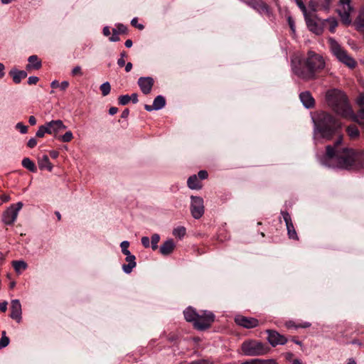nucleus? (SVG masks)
<instances>
[{"instance_id": "obj_1", "label": "nucleus", "mask_w": 364, "mask_h": 364, "mask_svg": "<svg viewBox=\"0 0 364 364\" xmlns=\"http://www.w3.org/2000/svg\"><path fill=\"white\" fill-rule=\"evenodd\" d=\"M343 141V136L339 135L334 146H326V155L329 159L336 158L338 166L345 169H358L364 168V150L343 148L338 146Z\"/></svg>"}, {"instance_id": "obj_2", "label": "nucleus", "mask_w": 364, "mask_h": 364, "mask_svg": "<svg viewBox=\"0 0 364 364\" xmlns=\"http://www.w3.org/2000/svg\"><path fill=\"white\" fill-rule=\"evenodd\" d=\"M291 63L295 75L304 80L316 79L317 74L326 66L323 56L311 50H309L306 56L302 58L293 59Z\"/></svg>"}, {"instance_id": "obj_3", "label": "nucleus", "mask_w": 364, "mask_h": 364, "mask_svg": "<svg viewBox=\"0 0 364 364\" xmlns=\"http://www.w3.org/2000/svg\"><path fill=\"white\" fill-rule=\"evenodd\" d=\"M314 123L316 131L322 138L327 140L331 139L341 128V122L326 112L318 113Z\"/></svg>"}, {"instance_id": "obj_4", "label": "nucleus", "mask_w": 364, "mask_h": 364, "mask_svg": "<svg viewBox=\"0 0 364 364\" xmlns=\"http://www.w3.org/2000/svg\"><path fill=\"white\" fill-rule=\"evenodd\" d=\"M326 101L328 106L337 114L347 118L353 114L352 108L346 94L341 90L332 89L326 92Z\"/></svg>"}, {"instance_id": "obj_5", "label": "nucleus", "mask_w": 364, "mask_h": 364, "mask_svg": "<svg viewBox=\"0 0 364 364\" xmlns=\"http://www.w3.org/2000/svg\"><path fill=\"white\" fill-rule=\"evenodd\" d=\"M328 43L331 53L340 63H342L350 68H354L356 66V61L334 38H329Z\"/></svg>"}, {"instance_id": "obj_6", "label": "nucleus", "mask_w": 364, "mask_h": 364, "mask_svg": "<svg viewBox=\"0 0 364 364\" xmlns=\"http://www.w3.org/2000/svg\"><path fill=\"white\" fill-rule=\"evenodd\" d=\"M241 352L247 356H257L264 355L268 352V347L256 340L245 341L240 347Z\"/></svg>"}, {"instance_id": "obj_7", "label": "nucleus", "mask_w": 364, "mask_h": 364, "mask_svg": "<svg viewBox=\"0 0 364 364\" xmlns=\"http://www.w3.org/2000/svg\"><path fill=\"white\" fill-rule=\"evenodd\" d=\"M215 321V315L210 311H202L198 313L194 328L197 330L204 331L209 328Z\"/></svg>"}, {"instance_id": "obj_8", "label": "nucleus", "mask_w": 364, "mask_h": 364, "mask_svg": "<svg viewBox=\"0 0 364 364\" xmlns=\"http://www.w3.org/2000/svg\"><path fill=\"white\" fill-rule=\"evenodd\" d=\"M23 203L18 202L11 205L2 214V222L6 225H11L16 221L19 210L22 208Z\"/></svg>"}, {"instance_id": "obj_9", "label": "nucleus", "mask_w": 364, "mask_h": 364, "mask_svg": "<svg viewBox=\"0 0 364 364\" xmlns=\"http://www.w3.org/2000/svg\"><path fill=\"white\" fill-rule=\"evenodd\" d=\"M306 26L310 31L316 34L321 35L323 33V27L319 23L320 19L315 14L308 12L304 15Z\"/></svg>"}, {"instance_id": "obj_10", "label": "nucleus", "mask_w": 364, "mask_h": 364, "mask_svg": "<svg viewBox=\"0 0 364 364\" xmlns=\"http://www.w3.org/2000/svg\"><path fill=\"white\" fill-rule=\"evenodd\" d=\"M191 213L195 219L200 218L204 214L203 199L200 196H192L191 197Z\"/></svg>"}, {"instance_id": "obj_11", "label": "nucleus", "mask_w": 364, "mask_h": 364, "mask_svg": "<svg viewBox=\"0 0 364 364\" xmlns=\"http://www.w3.org/2000/svg\"><path fill=\"white\" fill-rule=\"evenodd\" d=\"M340 4L342 6V9H338V13L341 20L344 25H350L351 23L350 12L353 9L350 6V0H340Z\"/></svg>"}, {"instance_id": "obj_12", "label": "nucleus", "mask_w": 364, "mask_h": 364, "mask_svg": "<svg viewBox=\"0 0 364 364\" xmlns=\"http://www.w3.org/2000/svg\"><path fill=\"white\" fill-rule=\"evenodd\" d=\"M267 340L269 343L275 347L277 345H284L287 342V338L275 330H267Z\"/></svg>"}, {"instance_id": "obj_13", "label": "nucleus", "mask_w": 364, "mask_h": 364, "mask_svg": "<svg viewBox=\"0 0 364 364\" xmlns=\"http://www.w3.org/2000/svg\"><path fill=\"white\" fill-rule=\"evenodd\" d=\"M281 214L286 223L289 238L294 240H299V237L291 221L289 213L287 211H282Z\"/></svg>"}, {"instance_id": "obj_14", "label": "nucleus", "mask_w": 364, "mask_h": 364, "mask_svg": "<svg viewBox=\"0 0 364 364\" xmlns=\"http://www.w3.org/2000/svg\"><path fill=\"white\" fill-rule=\"evenodd\" d=\"M46 124L48 129V134H53L56 138L58 137V134L59 132L67 128L66 126L64 125L63 121L60 119L52 120L46 123Z\"/></svg>"}, {"instance_id": "obj_15", "label": "nucleus", "mask_w": 364, "mask_h": 364, "mask_svg": "<svg viewBox=\"0 0 364 364\" xmlns=\"http://www.w3.org/2000/svg\"><path fill=\"white\" fill-rule=\"evenodd\" d=\"M137 83L142 93L148 95L152 90L154 80L151 77H141L138 79Z\"/></svg>"}, {"instance_id": "obj_16", "label": "nucleus", "mask_w": 364, "mask_h": 364, "mask_svg": "<svg viewBox=\"0 0 364 364\" xmlns=\"http://www.w3.org/2000/svg\"><path fill=\"white\" fill-rule=\"evenodd\" d=\"M235 321L237 325L246 328H255L259 325L257 319L243 316H237L235 318Z\"/></svg>"}, {"instance_id": "obj_17", "label": "nucleus", "mask_w": 364, "mask_h": 364, "mask_svg": "<svg viewBox=\"0 0 364 364\" xmlns=\"http://www.w3.org/2000/svg\"><path fill=\"white\" fill-rule=\"evenodd\" d=\"M21 305L18 299H14L11 304V314L10 317L16 320L18 323L21 321Z\"/></svg>"}, {"instance_id": "obj_18", "label": "nucleus", "mask_w": 364, "mask_h": 364, "mask_svg": "<svg viewBox=\"0 0 364 364\" xmlns=\"http://www.w3.org/2000/svg\"><path fill=\"white\" fill-rule=\"evenodd\" d=\"M166 105V100L162 95H158L154 100L152 105H145L144 108L146 111L159 110Z\"/></svg>"}, {"instance_id": "obj_19", "label": "nucleus", "mask_w": 364, "mask_h": 364, "mask_svg": "<svg viewBox=\"0 0 364 364\" xmlns=\"http://www.w3.org/2000/svg\"><path fill=\"white\" fill-rule=\"evenodd\" d=\"M299 98L306 108H312L315 105V100L309 91L302 92L299 95Z\"/></svg>"}, {"instance_id": "obj_20", "label": "nucleus", "mask_w": 364, "mask_h": 364, "mask_svg": "<svg viewBox=\"0 0 364 364\" xmlns=\"http://www.w3.org/2000/svg\"><path fill=\"white\" fill-rule=\"evenodd\" d=\"M176 245L172 239L167 240L160 247V252L164 256L169 255L175 249Z\"/></svg>"}, {"instance_id": "obj_21", "label": "nucleus", "mask_w": 364, "mask_h": 364, "mask_svg": "<svg viewBox=\"0 0 364 364\" xmlns=\"http://www.w3.org/2000/svg\"><path fill=\"white\" fill-rule=\"evenodd\" d=\"M9 74L15 84H19L23 79L27 77V73L25 70H18L16 68L11 69Z\"/></svg>"}, {"instance_id": "obj_22", "label": "nucleus", "mask_w": 364, "mask_h": 364, "mask_svg": "<svg viewBox=\"0 0 364 364\" xmlns=\"http://www.w3.org/2000/svg\"><path fill=\"white\" fill-rule=\"evenodd\" d=\"M28 63L26 66L27 70H38L41 68V60L36 55H31L28 59Z\"/></svg>"}, {"instance_id": "obj_23", "label": "nucleus", "mask_w": 364, "mask_h": 364, "mask_svg": "<svg viewBox=\"0 0 364 364\" xmlns=\"http://www.w3.org/2000/svg\"><path fill=\"white\" fill-rule=\"evenodd\" d=\"M183 315L186 321L191 322L194 325L198 317V312L193 307L189 306L183 311Z\"/></svg>"}, {"instance_id": "obj_24", "label": "nucleus", "mask_w": 364, "mask_h": 364, "mask_svg": "<svg viewBox=\"0 0 364 364\" xmlns=\"http://www.w3.org/2000/svg\"><path fill=\"white\" fill-rule=\"evenodd\" d=\"M136 257L134 255L126 257L125 261L127 264L122 265V269L126 274H130L133 269L136 267V263L135 262Z\"/></svg>"}, {"instance_id": "obj_25", "label": "nucleus", "mask_w": 364, "mask_h": 364, "mask_svg": "<svg viewBox=\"0 0 364 364\" xmlns=\"http://www.w3.org/2000/svg\"><path fill=\"white\" fill-rule=\"evenodd\" d=\"M187 185L191 189L199 190L202 188L200 180L196 174L191 176L188 178Z\"/></svg>"}, {"instance_id": "obj_26", "label": "nucleus", "mask_w": 364, "mask_h": 364, "mask_svg": "<svg viewBox=\"0 0 364 364\" xmlns=\"http://www.w3.org/2000/svg\"><path fill=\"white\" fill-rule=\"evenodd\" d=\"M354 26L358 31H364V6L360 9L358 17L355 20Z\"/></svg>"}, {"instance_id": "obj_27", "label": "nucleus", "mask_w": 364, "mask_h": 364, "mask_svg": "<svg viewBox=\"0 0 364 364\" xmlns=\"http://www.w3.org/2000/svg\"><path fill=\"white\" fill-rule=\"evenodd\" d=\"M38 164L40 169L41 170L47 169L50 171L53 168V166L47 155H43L41 158H39Z\"/></svg>"}, {"instance_id": "obj_28", "label": "nucleus", "mask_w": 364, "mask_h": 364, "mask_svg": "<svg viewBox=\"0 0 364 364\" xmlns=\"http://www.w3.org/2000/svg\"><path fill=\"white\" fill-rule=\"evenodd\" d=\"M348 117L364 127V108L360 109L357 114L353 112V114L349 115L347 118Z\"/></svg>"}, {"instance_id": "obj_29", "label": "nucleus", "mask_w": 364, "mask_h": 364, "mask_svg": "<svg viewBox=\"0 0 364 364\" xmlns=\"http://www.w3.org/2000/svg\"><path fill=\"white\" fill-rule=\"evenodd\" d=\"M346 132L350 139H356L360 136V132L358 127L354 124L348 126L346 128Z\"/></svg>"}, {"instance_id": "obj_30", "label": "nucleus", "mask_w": 364, "mask_h": 364, "mask_svg": "<svg viewBox=\"0 0 364 364\" xmlns=\"http://www.w3.org/2000/svg\"><path fill=\"white\" fill-rule=\"evenodd\" d=\"M22 166L33 173H36L37 171V168L35 164L29 158H24L22 160Z\"/></svg>"}, {"instance_id": "obj_31", "label": "nucleus", "mask_w": 364, "mask_h": 364, "mask_svg": "<svg viewBox=\"0 0 364 364\" xmlns=\"http://www.w3.org/2000/svg\"><path fill=\"white\" fill-rule=\"evenodd\" d=\"M12 264L14 269L17 272H21V271L25 270L27 267V264L21 260L13 261Z\"/></svg>"}, {"instance_id": "obj_32", "label": "nucleus", "mask_w": 364, "mask_h": 364, "mask_svg": "<svg viewBox=\"0 0 364 364\" xmlns=\"http://www.w3.org/2000/svg\"><path fill=\"white\" fill-rule=\"evenodd\" d=\"M328 24V29L331 33H334L338 26V21L335 18H330L325 21Z\"/></svg>"}, {"instance_id": "obj_33", "label": "nucleus", "mask_w": 364, "mask_h": 364, "mask_svg": "<svg viewBox=\"0 0 364 364\" xmlns=\"http://www.w3.org/2000/svg\"><path fill=\"white\" fill-rule=\"evenodd\" d=\"M318 3L319 0H309V7L311 10L309 12L315 14L316 11H319Z\"/></svg>"}, {"instance_id": "obj_34", "label": "nucleus", "mask_w": 364, "mask_h": 364, "mask_svg": "<svg viewBox=\"0 0 364 364\" xmlns=\"http://www.w3.org/2000/svg\"><path fill=\"white\" fill-rule=\"evenodd\" d=\"M186 228L183 226L178 227L173 230V235L179 238L183 237L186 235Z\"/></svg>"}, {"instance_id": "obj_35", "label": "nucleus", "mask_w": 364, "mask_h": 364, "mask_svg": "<svg viewBox=\"0 0 364 364\" xmlns=\"http://www.w3.org/2000/svg\"><path fill=\"white\" fill-rule=\"evenodd\" d=\"M6 331H4L1 333V338L0 339V349L6 347L9 344V338L6 336Z\"/></svg>"}, {"instance_id": "obj_36", "label": "nucleus", "mask_w": 364, "mask_h": 364, "mask_svg": "<svg viewBox=\"0 0 364 364\" xmlns=\"http://www.w3.org/2000/svg\"><path fill=\"white\" fill-rule=\"evenodd\" d=\"M100 88L103 96H107L110 92L111 90V86L108 82L102 84Z\"/></svg>"}, {"instance_id": "obj_37", "label": "nucleus", "mask_w": 364, "mask_h": 364, "mask_svg": "<svg viewBox=\"0 0 364 364\" xmlns=\"http://www.w3.org/2000/svg\"><path fill=\"white\" fill-rule=\"evenodd\" d=\"M73 138V133L70 131L65 132L63 136H60L58 137V139L63 142H69Z\"/></svg>"}, {"instance_id": "obj_38", "label": "nucleus", "mask_w": 364, "mask_h": 364, "mask_svg": "<svg viewBox=\"0 0 364 364\" xmlns=\"http://www.w3.org/2000/svg\"><path fill=\"white\" fill-rule=\"evenodd\" d=\"M160 240V236L158 234H154L151 236V248L156 250L158 248V243Z\"/></svg>"}, {"instance_id": "obj_39", "label": "nucleus", "mask_w": 364, "mask_h": 364, "mask_svg": "<svg viewBox=\"0 0 364 364\" xmlns=\"http://www.w3.org/2000/svg\"><path fill=\"white\" fill-rule=\"evenodd\" d=\"M47 133L48 134V129H47V127H46V124H43V125H41L39 127L36 134V136L37 137H43L45 134Z\"/></svg>"}, {"instance_id": "obj_40", "label": "nucleus", "mask_w": 364, "mask_h": 364, "mask_svg": "<svg viewBox=\"0 0 364 364\" xmlns=\"http://www.w3.org/2000/svg\"><path fill=\"white\" fill-rule=\"evenodd\" d=\"M118 101L119 105H126L131 101V97L128 95H121L119 97Z\"/></svg>"}, {"instance_id": "obj_41", "label": "nucleus", "mask_w": 364, "mask_h": 364, "mask_svg": "<svg viewBox=\"0 0 364 364\" xmlns=\"http://www.w3.org/2000/svg\"><path fill=\"white\" fill-rule=\"evenodd\" d=\"M127 54L125 51H122L121 53H120V58L118 59L117 60V65L119 66V67H124L125 65V60H124V58H127Z\"/></svg>"}, {"instance_id": "obj_42", "label": "nucleus", "mask_w": 364, "mask_h": 364, "mask_svg": "<svg viewBox=\"0 0 364 364\" xmlns=\"http://www.w3.org/2000/svg\"><path fill=\"white\" fill-rule=\"evenodd\" d=\"M296 5L299 6V8L301 10L304 15L307 14L309 11L306 9V6L303 3L302 0H294Z\"/></svg>"}, {"instance_id": "obj_43", "label": "nucleus", "mask_w": 364, "mask_h": 364, "mask_svg": "<svg viewBox=\"0 0 364 364\" xmlns=\"http://www.w3.org/2000/svg\"><path fill=\"white\" fill-rule=\"evenodd\" d=\"M117 32L119 33V34H127V31H128L127 27L126 26H124V24L119 23L117 25Z\"/></svg>"}, {"instance_id": "obj_44", "label": "nucleus", "mask_w": 364, "mask_h": 364, "mask_svg": "<svg viewBox=\"0 0 364 364\" xmlns=\"http://www.w3.org/2000/svg\"><path fill=\"white\" fill-rule=\"evenodd\" d=\"M16 128L20 131L22 134H26L28 132V127L24 125L21 122H18L16 125Z\"/></svg>"}, {"instance_id": "obj_45", "label": "nucleus", "mask_w": 364, "mask_h": 364, "mask_svg": "<svg viewBox=\"0 0 364 364\" xmlns=\"http://www.w3.org/2000/svg\"><path fill=\"white\" fill-rule=\"evenodd\" d=\"M323 2V5H322V8L323 11H328L331 7V5L333 0H322Z\"/></svg>"}, {"instance_id": "obj_46", "label": "nucleus", "mask_w": 364, "mask_h": 364, "mask_svg": "<svg viewBox=\"0 0 364 364\" xmlns=\"http://www.w3.org/2000/svg\"><path fill=\"white\" fill-rule=\"evenodd\" d=\"M131 24L134 26V27H136L137 28H139V30H142L144 29V26L142 25V24H140V23H138V19L136 18H134L132 21H131Z\"/></svg>"}, {"instance_id": "obj_47", "label": "nucleus", "mask_w": 364, "mask_h": 364, "mask_svg": "<svg viewBox=\"0 0 364 364\" xmlns=\"http://www.w3.org/2000/svg\"><path fill=\"white\" fill-rule=\"evenodd\" d=\"M356 103L360 107L364 105V92L359 94L356 99Z\"/></svg>"}, {"instance_id": "obj_48", "label": "nucleus", "mask_w": 364, "mask_h": 364, "mask_svg": "<svg viewBox=\"0 0 364 364\" xmlns=\"http://www.w3.org/2000/svg\"><path fill=\"white\" fill-rule=\"evenodd\" d=\"M197 176L199 178L200 180H203L208 178V173L206 171L201 170L198 173Z\"/></svg>"}, {"instance_id": "obj_49", "label": "nucleus", "mask_w": 364, "mask_h": 364, "mask_svg": "<svg viewBox=\"0 0 364 364\" xmlns=\"http://www.w3.org/2000/svg\"><path fill=\"white\" fill-rule=\"evenodd\" d=\"M248 4L250 5H251L255 9H256L257 6L261 7V8H262V9H267V4L263 3L262 1H260V2H258V3H255V4H252V3L249 2Z\"/></svg>"}, {"instance_id": "obj_50", "label": "nucleus", "mask_w": 364, "mask_h": 364, "mask_svg": "<svg viewBox=\"0 0 364 364\" xmlns=\"http://www.w3.org/2000/svg\"><path fill=\"white\" fill-rule=\"evenodd\" d=\"M72 75L74 76H75V75L81 76L82 75L81 68L80 66L75 67L72 70Z\"/></svg>"}, {"instance_id": "obj_51", "label": "nucleus", "mask_w": 364, "mask_h": 364, "mask_svg": "<svg viewBox=\"0 0 364 364\" xmlns=\"http://www.w3.org/2000/svg\"><path fill=\"white\" fill-rule=\"evenodd\" d=\"M256 363L257 364H277L276 362H274L272 360H259V359H256Z\"/></svg>"}, {"instance_id": "obj_52", "label": "nucleus", "mask_w": 364, "mask_h": 364, "mask_svg": "<svg viewBox=\"0 0 364 364\" xmlns=\"http://www.w3.org/2000/svg\"><path fill=\"white\" fill-rule=\"evenodd\" d=\"M39 80V78L36 76H31L28 77V83L29 85H36Z\"/></svg>"}, {"instance_id": "obj_53", "label": "nucleus", "mask_w": 364, "mask_h": 364, "mask_svg": "<svg viewBox=\"0 0 364 364\" xmlns=\"http://www.w3.org/2000/svg\"><path fill=\"white\" fill-rule=\"evenodd\" d=\"M36 144H37V140L35 138L30 139L27 143V146L29 148H33L36 146Z\"/></svg>"}, {"instance_id": "obj_54", "label": "nucleus", "mask_w": 364, "mask_h": 364, "mask_svg": "<svg viewBox=\"0 0 364 364\" xmlns=\"http://www.w3.org/2000/svg\"><path fill=\"white\" fill-rule=\"evenodd\" d=\"M141 243L144 247H149L150 245V240L148 237H143L141 238Z\"/></svg>"}, {"instance_id": "obj_55", "label": "nucleus", "mask_w": 364, "mask_h": 364, "mask_svg": "<svg viewBox=\"0 0 364 364\" xmlns=\"http://www.w3.org/2000/svg\"><path fill=\"white\" fill-rule=\"evenodd\" d=\"M129 246V242L128 241L122 242L120 244V247L122 248V252L128 250Z\"/></svg>"}, {"instance_id": "obj_56", "label": "nucleus", "mask_w": 364, "mask_h": 364, "mask_svg": "<svg viewBox=\"0 0 364 364\" xmlns=\"http://www.w3.org/2000/svg\"><path fill=\"white\" fill-rule=\"evenodd\" d=\"M0 200L1 201V204L3 203H6V202L10 200V196L9 195H6V194H3V195L1 196Z\"/></svg>"}, {"instance_id": "obj_57", "label": "nucleus", "mask_w": 364, "mask_h": 364, "mask_svg": "<svg viewBox=\"0 0 364 364\" xmlns=\"http://www.w3.org/2000/svg\"><path fill=\"white\" fill-rule=\"evenodd\" d=\"M68 86H69V82L68 81H63L60 84L59 87L62 90H65L68 87Z\"/></svg>"}, {"instance_id": "obj_58", "label": "nucleus", "mask_w": 364, "mask_h": 364, "mask_svg": "<svg viewBox=\"0 0 364 364\" xmlns=\"http://www.w3.org/2000/svg\"><path fill=\"white\" fill-rule=\"evenodd\" d=\"M131 97V100L133 103H136L138 102V95L136 93H133L129 96Z\"/></svg>"}, {"instance_id": "obj_59", "label": "nucleus", "mask_w": 364, "mask_h": 364, "mask_svg": "<svg viewBox=\"0 0 364 364\" xmlns=\"http://www.w3.org/2000/svg\"><path fill=\"white\" fill-rule=\"evenodd\" d=\"M7 309V302L4 301L2 303H0V311L2 312H5Z\"/></svg>"}, {"instance_id": "obj_60", "label": "nucleus", "mask_w": 364, "mask_h": 364, "mask_svg": "<svg viewBox=\"0 0 364 364\" xmlns=\"http://www.w3.org/2000/svg\"><path fill=\"white\" fill-rule=\"evenodd\" d=\"M120 40L119 35L112 34V36L109 38V41L112 42H117Z\"/></svg>"}, {"instance_id": "obj_61", "label": "nucleus", "mask_w": 364, "mask_h": 364, "mask_svg": "<svg viewBox=\"0 0 364 364\" xmlns=\"http://www.w3.org/2000/svg\"><path fill=\"white\" fill-rule=\"evenodd\" d=\"M288 23H289V25L291 28V29L294 31L295 30V28H294V22L293 21V19L291 18V17H289L288 18Z\"/></svg>"}, {"instance_id": "obj_62", "label": "nucleus", "mask_w": 364, "mask_h": 364, "mask_svg": "<svg viewBox=\"0 0 364 364\" xmlns=\"http://www.w3.org/2000/svg\"><path fill=\"white\" fill-rule=\"evenodd\" d=\"M102 33L105 36H109L111 33L109 28L108 26L104 27Z\"/></svg>"}, {"instance_id": "obj_63", "label": "nucleus", "mask_w": 364, "mask_h": 364, "mask_svg": "<svg viewBox=\"0 0 364 364\" xmlns=\"http://www.w3.org/2000/svg\"><path fill=\"white\" fill-rule=\"evenodd\" d=\"M117 112H118V109H117V107H112L109 109V113L111 115L115 114Z\"/></svg>"}, {"instance_id": "obj_64", "label": "nucleus", "mask_w": 364, "mask_h": 364, "mask_svg": "<svg viewBox=\"0 0 364 364\" xmlns=\"http://www.w3.org/2000/svg\"><path fill=\"white\" fill-rule=\"evenodd\" d=\"M28 122L31 125H35L36 124V119L34 116H30L28 119Z\"/></svg>"}]
</instances>
